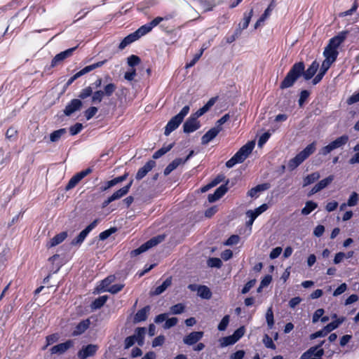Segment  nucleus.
<instances>
[{"label":"nucleus","instance_id":"obj_31","mask_svg":"<svg viewBox=\"0 0 359 359\" xmlns=\"http://www.w3.org/2000/svg\"><path fill=\"white\" fill-rule=\"evenodd\" d=\"M198 294L201 298L209 299L211 298L212 293L210 289L205 285H201L198 287Z\"/></svg>","mask_w":359,"mask_h":359},{"label":"nucleus","instance_id":"obj_27","mask_svg":"<svg viewBox=\"0 0 359 359\" xmlns=\"http://www.w3.org/2000/svg\"><path fill=\"white\" fill-rule=\"evenodd\" d=\"M171 283H172V278L169 277V278H166L161 285H159L157 287H156V289H155V290L154 292V294H155V295L161 294L169 286H170Z\"/></svg>","mask_w":359,"mask_h":359},{"label":"nucleus","instance_id":"obj_36","mask_svg":"<svg viewBox=\"0 0 359 359\" xmlns=\"http://www.w3.org/2000/svg\"><path fill=\"white\" fill-rule=\"evenodd\" d=\"M67 133V130L65 128H61L57 130L53 131L50 135V140L53 142H57L60 137Z\"/></svg>","mask_w":359,"mask_h":359},{"label":"nucleus","instance_id":"obj_29","mask_svg":"<svg viewBox=\"0 0 359 359\" xmlns=\"http://www.w3.org/2000/svg\"><path fill=\"white\" fill-rule=\"evenodd\" d=\"M345 320L344 317H341L340 318L337 319L336 320L327 324L324 327L325 332L327 334L330 333L331 331L337 328L340 324H341Z\"/></svg>","mask_w":359,"mask_h":359},{"label":"nucleus","instance_id":"obj_59","mask_svg":"<svg viewBox=\"0 0 359 359\" xmlns=\"http://www.w3.org/2000/svg\"><path fill=\"white\" fill-rule=\"evenodd\" d=\"M123 286L124 285L122 284L113 285L107 288L105 292H109L111 294H116L123 288Z\"/></svg>","mask_w":359,"mask_h":359},{"label":"nucleus","instance_id":"obj_33","mask_svg":"<svg viewBox=\"0 0 359 359\" xmlns=\"http://www.w3.org/2000/svg\"><path fill=\"white\" fill-rule=\"evenodd\" d=\"M334 175H331L327 177L326 178L320 180L319 182H318L316 185L319 189V191H321L322 189L326 188L334 180Z\"/></svg>","mask_w":359,"mask_h":359},{"label":"nucleus","instance_id":"obj_62","mask_svg":"<svg viewBox=\"0 0 359 359\" xmlns=\"http://www.w3.org/2000/svg\"><path fill=\"white\" fill-rule=\"evenodd\" d=\"M83 128L81 123H77L69 128V132L72 135H75L81 132Z\"/></svg>","mask_w":359,"mask_h":359},{"label":"nucleus","instance_id":"obj_55","mask_svg":"<svg viewBox=\"0 0 359 359\" xmlns=\"http://www.w3.org/2000/svg\"><path fill=\"white\" fill-rule=\"evenodd\" d=\"M93 94V89L91 87L88 86L86 88H83L79 93V97L80 99H86L90 96Z\"/></svg>","mask_w":359,"mask_h":359},{"label":"nucleus","instance_id":"obj_11","mask_svg":"<svg viewBox=\"0 0 359 359\" xmlns=\"http://www.w3.org/2000/svg\"><path fill=\"white\" fill-rule=\"evenodd\" d=\"M76 48H77V46H75L74 48H69L65 51H62V52L57 54L54 57V58L52 60L51 66L55 67V66L57 65L58 64H60V62H62L65 59L70 57L72 55L73 52L76 50Z\"/></svg>","mask_w":359,"mask_h":359},{"label":"nucleus","instance_id":"obj_26","mask_svg":"<svg viewBox=\"0 0 359 359\" xmlns=\"http://www.w3.org/2000/svg\"><path fill=\"white\" fill-rule=\"evenodd\" d=\"M348 141V136L346 135H341L339 137H337L334 141L331 142L330 143L334 147L335 149L341 148L344 147Z\"/></svg>","mask_w":359,"mask_h":359},{"label":"nucleus","instance_id":"obj_40","mask_svg":"<svg viewBox=\"0 0 359 359\" xmlns=\"http://www.w3.org/2000/svg\"><path fill=\"white\" fill-rule=\"evenodd\" d=\"M185 306L183 304L179 303L175 305L172 306L170 308V314L178 315L181 314L184 311Z\"/></svg>","mask_w":359,"mask_h":359},{"label":"nucleus","instance_id":"obj_47","mask_svg":"<svg viewBox=\"0 0 359 359\" xmlns=\"http://www.w3.org/2000/svg\"><path fill=\"white\" fill-rule=\"evenodd\" d=\"M262 341L266 348H271L273 350L276 349V345L274 344L272 339L268 334L264 335Z\"/></svg>","mask_w":359,"mask_h":359},{"label":"nucleus","instance_id":"obj_42","mask_svg":"<svg viewBox=\"0 0 359 359\" xmlns=\"http://www.w3.org/2000/svg\"><path fill=\"white\" fill-rule=\"evenodd\" d=\"M81 180L79 178V177L76 174L74 175L69 181L68 184L66 186L65 189L67 191L70 190L75 187L77 184L81 181Z\"/></svg>","mask_w":359,"mask_h":359},{"label":"nucleus","instance_id":"obj_16","mask_svg":"<svg viewBox=\"0 0 359 359\" xmlns=\"http://www.w3.org/2000/svg\"><path fill=\"white\" fill-rule=\"evenodd\" d=\"M219 132L220 129L218 127L212 128L201 137V144L203 145L208 144L219 134Z\"/></svg>","mask_w":359,"mask_h":359},{"label":"nucleus","instance_id":"obj_6","mask_svg":"<svg viewBox=\"0 0 359 359\" xmlns=\"http://www.w3.org/2000/svg\"><path fill=\"white\" fill-rule=\"evenodd\" d=\"M107 62V60L97 62L93 65H88L83 68L81 70L76 73L74 76H72L67 81V84L71 85L76 79L81 77V76L95 69L96 68L101 67Z\"/></svg>","mask_w":359,"mask_h":359},{"label":"nucleus","instance_id":"obj_20","mask_svg":"<svg viewBox=\"0 0 359 359\" xmlns=\"http://www.w3.org/2000/svg\"><path fill=\"white\" fill-rule=\"evenodd\" d=\"M67 237V233L66 231H62L57 235H55L46 245V246L50 248L54 246H56L61 243Z\"/></svg>","mask_w":359,"mask_h":359},{"label":"nucleus","instance_id":"obj_48","mask_svg":"<svg viewBox=\"0 0 359 359\" xmlns=\"http://www.w3.org/2000/svg\"><path fill=\"white\" fill-rule=\"evenodd\" d=\"M334 150H335V149L332 145V144L330 142L327 145L323 147L320 149L318 154L322 155V156H327V154H330Z\"/></svg>","mask_w":359,"mask_h":359},{"label":"nucleus","instance_id":"obj_60","mask_svg":"<svg viewBox=\"0 0 359 359\" xmlns=\"http://www.w3.org/2000/svg\"><path fill=\"white\" fill-rule=\"evenodd\" d=\"M241 25H238V28L235 30L233 34L226 38V42L231 43L233 42L241 34Z\"/></svg>","mask_w":359,"mask_h":359},{"label":"nucleus","instance_id":"obj_17","mask_svg":"<svg viewBox=\"0 0 359 359\" xmlns=\"http://www.w3.org/2000/svg\"><path fill=\"white\" fill-rule=\"evenodd\" d=\"M228 188L226 184H222L218 187L214 194L208 195V201L210 203L215 202L222 198L227 191Z\"/></svg>","mask_w":359,"mask_h":359},{"label":"nucleus","instance_id":"obj_19","mask_svg":"<svg viewBox=\"0 0 359 359\" xmlns=\"http://www.w3.org/2000/svg\"><path fill=\"white\" fill-rule=\"evenodd\" d=\"M338 54H339V53H338L337 50L330 48L328 46H327L325 48V50L323 52V55L325 57V60L330 61L332 63L336 60Z\"/></svg>","mask_w":359,"mask_h":359},{"label":"nucleus","instance_id":"obj_51","mask_svg":"<svg viewBox=\"0 0 359 359\" xmlns=\"http://www.w3.org/2000/svg\"><path fill=\"white\" fill-rule=\"evenodd\" d=\"M18 134V130L14 127H10L6 133V137L9 140H14Z\"/></svg>","mask_w":359,"mask_h":359},{"label":"nucleus","instance_id":"obj_45","mask_svg":"<svg viewBox=\"0 0 359 359\" xmlns=\"http://www.w3.org/2000/svg\"><path fill=\"white\" fill-rule=\"evenodd\" d=\"M237 341L233 337V334L231 336L223 337L221 339V346L222 347L227 346L229 345L234 344Z\"/></svg>","mask_w":359,"mask_h":359},{"label":"nucleus","instance_id":"obj_38","mask_svg":"<svg viewBox=\"0 0 359 359\" xmlns=\"http://www.w3.org/2000/svg\"><path fill=\"white\" fill-rule=\"evenodd\" d=\"M116 90V86L113 83H109L104 86L102 92L104 94L105 97H110L113 95Z\"/></svg>","mask_w":359,"mask_h":359},{"label":"nucleus","instance_id":"obj_37","mask_svg":"<svg viewBox=\"0 0 359 359\" xmlns=\"http://www.w3.org/2000/svg\"><path fill=\"white\" fill-rule=\"evenodd\" d=\"M173 145H174V144H170L167 145L166 147H163L162 148H161L160 149L156 151L153 154V158L157 159V158L161 157L165 154L168 152L173 147Z\"/></svg>","mask_w":359,"mask_h":359},{"label":"nucleus","instance_id":"obj_10","mask_svg":"<svg viewBox=\"0 0 359 359\" xmlns=\"http://www.w3.org/2000/svg\"><path fill=\"white\" fill-rule=\"evenodd\" d=\"M348 31H343L339 32L337 36L332 37L330 39L328 46L334 49L337 50L339 46L346 39Z\"/></svg>","mask_w":359,"mask_h":359},{"label":"nucleus","instance_id":"obj_2","mask_svg":"<svg viewBox=\"0 0 359 359\" xmlns=\"http://www.w3.org/2000/svg\"><path fill=\"white\" fill-rule=\"evenodd\" d=\"M316 142H313L307 145L302 151L298 153L294 158H291L287 164L290 170H293L301 165L316 151Z\"/></svg>","mask_w":359,"mask_h":359},{"label":"nucleus","instance_id":"obj_64","mask_svg":"<svg viewBox=\"0 0 359 359\" xmlns=\"http://www.w3.org/2000/svg\"><path fill=\"white\" fill-rule=\"evenodd\" d=\"M271 134L269 132L263 133L258 140V147H262L269 139Z\"/></svg>","mask_w":359,"mask_h":359},{"label":"nucleus","instance_id":"obj_4","mask_svg":"<svg viewBox=\"0 0 359 359\" xmlns=\"http://www.w3.org/2000/svg\"><path fill=\"white\" fill-rule=\"evenodd\" d=\"M164 239H165L164 235H158L156 237H154V238H151L150 240H149L148 241H147L146 243H144V244H142L140 248H138L134 250H132L130 252V255L132 257H135V256L147 251V250L150 249L151 248L156 246L158 243L163 241Z\"/></svg>","mask_w":359,"mask_h":359},{"label":"nucleus","instance_id":"obj_35","mask_svg":"<svg viewBox=\"0 0 359 359\" xmlns=\"http://www.w3.org/2000/svg\"><path fill=\"white\" fill-rule=\"evenodd\" d=\"M318 207V204L311 201H307L304 208L302 210V214L304 215H307L310 214L313 210H314Z\"/></svg>","mask_w":359,"mask_h":359},{"label":"nucleus","instance_id":"obj_54","mask_svg":"<svg viewBox=\"0 0 359 359\" xmlns=\"http://www.w3.org/2000/svg\"><path fill=\"white\" fill-rule=\"evenodd\" d=\"M98 109L95 107H90L84 112L85 116L87 120L92 118L97 112Z\"/></svg>","mask_w":359,"mask_h":359},{"label":"nucleus","instance_id":"obj_49","mask_svg":"<svg viewBox=\"0 0 359 359\" xmlns=\"http://www.w3.org/2000/svg\"><path fill=\"white\" fill-rule=\"evenodd\" d=\"M334 150H335V149L332 145V144L330 142L327 145L323 147L320 149L318 154L322 155V156H327V154H330Z\"/></svg>","mask_w":359,"mask_h":359},{"label":"nucleus","instance_id":"obj_9","mask_svg":"<svg viewBox=\"0 0 359 359\" xmlns=\"http://www.w3.org/2000/svg\"><path fill=\"white\" fill-rule=\"evenodd\" d=\"M200 127V122L196 118L190 116L183 125V131L185 133H191L198 130Z\"/></svg>","mask_w":359,"mask_h":359},{"label":"nucleus","instance_id":"obj_7","mask_svg":"<svg viewBox=\"0 0 359 359\" xmlns=\"http://www.w3.org/2000/svg\"><path fill=\"white\" fill-rule=\"evenodd\" d=\"M99 222L98 219H95L88 226L86 227L72 241L71 244L72 245H81L86 239L88 234L97 225Z\"/></svg>","mask_w":359,"mask_h":359},{"label":"nucleus","instance_id":"obj_50","mask_svg":"<svg viewBox=\"0 0 359 359\" xmlns=\"http://www.w3.org/2000/svg\"><path fill=\"white\" fill-rule=\"evenodd\" d=\"M116 228H110L107 230H105L102 232H101L100 234H99V238L100 240L101 241H104L105 239H107V238H109L112 233H114V232H116Z\"/></svg>","mask_w":359,"mask_h":359},{"label":"nucleus","instance_id":"obj_56","mask_svg":"<svg viewBox=\"0 0 359 359\" xmlns=\"http://www.w3.org/2000/svg\"><path fill=\"white\" fill-rule=\"evenodd\" d=\"M203 51H204V48H201L200 50L199 53L194 55V58L190 61V62H189L188 64L186 65V68L188 69V68L193 67L197 62V61L200 59V57L203 55Z\"/></svg>","mask_w":359,"mask_h":359},{"label":"nucleus","instance_id":"obj_24","mask_svg":"<svg viewBox=\"0 0 359 359\" xmlns=\"http://www.w3.org/2000/svg\"><path fill=\"white\" fill-rule=\"evenodd\" d=\"M138 39V37L137 36L135 32L128 35L126 37H125L122 41L120 43L118 46V48L120 50L124 49L127 46L130 44L131 43L135 41Z\"/></svg>","mask_w":359,"mask_h":359},{"label":"nucleus","instance_id":"obj_53","mask_svg":"<svg viewBox=\"0 0 359 359\" xmlns=\"http://www.w3.org/2000/svg\"><path fill=\"white\" fill-rule=\"evenodd\" d=\"M229 316L226 315L223 317V318L219 323L218 327H217L218 330L219 331L225 330L229 325Z\"/></svg>","mask_w":359,"mask_h":359},{"label":"nucleus","instance_id":"obj_39","mask_svg":"<svg viewBox=\"0 0 359 359\" xmlns=\"http://www.w3.org/2000/svg\"><path fill=\"white\" fill-rule=\"evenodd\" d=\"M151 29L152 27L149 25V23H147L141 26L137 31L135 32V33L136 34L137 36L139 39L141 36L149 33L150 31H151Z\"/></svg>","mask_w":359,"mask_h":359},{"label":"nucleus","instance_id":"obj_25","mask_svg":"<svg viewBox=\"0 0 359 359\" xmlns=\"http://www.w3.org/2000/svg\"><path fill=\"white\" fill-rule=\"evenodd\" d=\"M182 163V158H175L170 163H169L165 168L163 173L165 176L168 175L172 170L176 169L180 164Z\"/></svg>","mask_w":359,"mask_h":359},{"label":"nucleus","instance_id":"obj_18","mask_svg":"<svg viewBox=\"0 0 359 359\" xmlns=\"http://www.w3.org/2000/svg\"><path fill=\"white\" fill-rule=\"evenodd\" d=\"M318 68L319 64L315 60L306 71L304 69V73H302V75L304 76L305 80H309L316 74Z\"/></svg>","mask_w":359,"mask_h":359},{"label":"nucleus","instance_id":"obj_5","mask_svg":"<svg viewBox=\"0 0 359 359\" xmlns=\"http://www.w3.org/2000/svg\"><path fill=\"white\" fill-rule=\"evenodd\" d=\"M255 147L253 142H249L243 146L233 157L238 161L239 163H243Z\"/></svg>","mask_w":359,"mask_h":359},{"label":"nucleus","instance_id":"obj_61","mask_svg":"<svg viewBox=\"0 0 359 359\" xmlns=\"http://www.w3.org/2000/svg\"><path fill=\"white\" fill-rule=\"evenodd\" d=\"M140 62V58L135 55H132L128 57V64L130 67L137 65Z\"/></svg>","mask_w":359,"mask_h":359},{"label":"nucleus","instance_id":"obj_30","mask_svg":"<svg viewBox=\"0 0 359 359\" xmlns=\"http://www.w3.org/2000/svg\"><path fill=\"white\" fill-rule=\"evenodd\" d=\"M107 299H108L107 295H103V296L99 297L98 298H97L92 302V304L90 305L91 309L93 310H96V309H100L105 304V302H107Z\"/></svg>","mask_w":359,"mask_h":359},{"label":"nucleus","instance_id":"obj_52","mask_svg":"<svg viewBox=\"0 0 359 359\" xmlns=\"http://www.w3.org/2000/svg\"><path fill=\"white\" fill-rule=\"evenodd\" d=\"M178 319L175 317H172L165 320V323L163 325V328L167 330L170 329L177 325Z\"/></svg>","mask_w":359,"mask_h":359},{"label":"nucleus","instance_id":"obj_28","mask_svg":"<svg viewBox=\"0 0 359 359\" xmlns=\"http://www.w3.org/2000/svg\"><path fill=\"white\" fill-rule=\"evenodd\" d=\"M146 333V329L144 327H137L135 330V334L133 336H135V340L139 346H142L144 344V337Z\"/></svg>","mask_w":359,"mask_h":359},{"label":"nucleus","instance_id":"obj_21","mask_svg":"<svg viewBox=\"0 0 359 359\" xmlns=\"http://www.w3.org/2000/svg\"><path fill=\"white\" fill-rule=\"evenodd\" d=\"M149 311H150L149 306H146L143 309L139 310L136 313V314L134 317V322L135 323H140V322L146 320Z\"/></svg>","mask_w":359,"mask_h":359},{"label":"nucleus","instance_id":"obj_23","mask_svg":"<svg viewBox=\"0 0 359 359\" xmlns=\"http://www.w3.org/2000/svg\"><path fill=\"white\" fill-rule=\"evenodd\" d=\"M320 177V175L318 172H313L303 179L302 187H306L311 184H313Z\"/></svg>","mask_w":359,"mask_h":359},{"label":"nucleus","instance_id":"obj_1","mask_svg":"<svg viewBox=\"0 0 359 359\" xmlns=\"http://www.w3.org/2000/svg\"><path fill=\"white\" fill-rule=\"evenodd\" d=\"M305 65L303 62L294 63L280 85L281 89L292 87L304 73Z\"/></svg>","mask_w":359,"mask_h":359},{"label":"nucleus","instance_id":"obj_12","mask_svg":"<svg viewBox=\"0 0 359 359\" xmlns=\"http://www.w3.org/2000/svg\"><path fill=\"white\" fill-rule=\"evenodd\" d=\"M156 166V162L153 160L147 161L144 166L140 168L135 176L137 180H141L144 178L147 173L151 171Z\"/></svg>","mask_w":359,"mask_h":359},{"label":"nucleus","instance_id":"obj_3","mask_svg":"<svg viewBox=\"0 0 359 359\" xmlns=\"http://www.w3.org/2000/svg\"><path fill=\"white\" fill-rule=\"evenodd\" d=\"M189 106H184L179 114L173 116L167 123L165 127L164 134L166 136H168L172 131L176 130L179 126L183 121L184 117L189 112Z\"/></svg>","mask_w":359,"mask_h":359},{"label":"nucleus","instance_id":"obj_15","mask_svg":"<svg viewBox=\"0 0 359 359\" xmlns=\"http://www.w3.org/2000/svg\"><path fill=\"white\" fill-rule=\"evenodd\" d=\"M203 337V332H192L183 339V342L189 346L194 345L199 341Z\"/></svg>","mask_w":359,"mask_h":359},{"label":"nucleus","instance_id":"obj_34","mask_svg":"<svg viewBox=\"0 0 359 359\" xmlns=\"http://www.w3.org/2000/svg\"><path fill=\"white\" fill-rule=\"evenodd\" d=\"M204 11H209L215 6V0H197Z\"/></svg>","mask_w":359,"mask_h":359},{"label":"nucleus","instance_id":"obj_13","mask_svg":"<svg viewBox=\"0 0 359 359\" xmlns=\"http://www.w3.org/2000/svg\"><path fill=\"white\" fill-rule=\"evenodd\" d=\"M82 102L79 99L72 100L65 107L64 114L66 116H70L75 111L80 110L82 107Z\"/></svg>","mask_w":359,"mask_h":359},{"label":"nucleus","instance_id":"obj_43","mask_svg":"<svg viewBox=\"0 0 359 359\" xmlns=\"http://www.w3.org/2000/svg\"><path fill=\"white\" fill-rule=\"evenodd\" d=\"M104 94L103 93L102 90H96L92 94V102L93 103H100L102 102L103 97H104Z\"/></svg>","mask_w":359,"mask_h":359},{"label":"nucleus","instance_id":"obj_41","mask_svg":"<svg viewBox=\"0 0 359 359\" xmlns=\"http://www.w3.org/2000/svg\"><path fill=\"white\" fill-rule=\"evenodd\" d=\"M266 320L268 327L270 329H271L274 325L273 313L271 306L269 307L266 311Z\"/></svg>","mask_w":359,"mask_h":359},{"label":"nucleus","instance_id":"obj_32","mask_svg":"<svg viewBox=\"0 0 359 359\" xmlns=\"http://www.w3.org/2000/svg\"><path fill=\"white\" fill-rule=\"evenodd\" d=\"M252 15H253V9L252 8L250 11L249 13H244L243 19L242 22L238 24V25H241V32H242L243 29H245L248 27Z\"/></svg>","mask_w":359,"mask_h":359},{"label":"nucleus","instance_id":"obj_57","mask_svg":"<svg viewBox=\"0 0 359 359\" xmlns=\"http://www.w3.org/2000/svg\"><path fill=\"white\" fill-rule=\"evenodd\" d=\"M127 194H128L127 187H122L121 189L115 191L112 194V196L116 201V200H118V199L122 198L123 196H126Z\"/></svg>","mask_w":359,"mask_h":359},{"label":"nucleus","instance_id":"obj_46","mask_svg":"<svg viewBox=\"0 0 359 359\" xmlns=\"http://www.w3.org/2000/svg\"><path fill=\"white\" fill-rule=\"evenodd\" d=\"M208 265L210 267L220 268L222 265V262L219 258L212 257L208 260Z\"/></svg>","mask_w":359,"mask_h":359},{"label":"nucleus","instance_id":"obj_14","mask_svg":"<svg viewBox=\"0 0 359 359\" xmlns=\"http://www.w3.org/2000/svg\"><path fill=\"white\" fill-rule=\"evenodd\" d=\"M73 341L72 340H68L64 343H61L53 346L50 351L51 354L61 355L66 352L72 346H73Z\"/></svg>","mask_w":359,"mask_h":359},{"label":"nucleus","instance_id":"obj_8","mask_svg":"<svg viewBox=\"0 0 359 359\" xmlns=\"http://www.w3.org/2000/svg\"><path fill=\"white\" fill-rule=\"evenodd\" d=\"M98 346L95 344H88L83 346L78 352L77 356L79 359H86L95 355L98 350Z\"/></svg>","mask_w":359,"mask_h":359},{"label":"nucleus","instance_id":"obj_63","mask_svg":"<svg viewBox=\"0 0 359 359\" xmlns=\"http://www.w3.org/2000/svg\"><path fill=\"white\" fill-rule=\"evenodd\" d=\"M324 313H325L324 309H317V310L314 312V313H313V317H312V322H313V323H317V322L319 320V319H320V318H322V316H323Z\"/></svg>","mask_w":359,"mask_h":359},{"label":"nucleus","instance_id":"obj_44","mask_svg":"<svg viewBox=\"0 0 359 359\" xmlns=\"http://www.w3.org/2000/svg\"><path fill=\"white\" fill-rule=\"evenodd\" d=\"M114 280V277L112 276H108L107 278H106L105 279H104L100 287V290H102V291H106V290L107 288H109V285Z\"/></svg>","mask_w":359,"mask_h":359},{"label":"nucleus","instance_id":"obj_22","mask_svg":"<svg viewBox=\"0 0 359 359\" xmlns=\"http://www.w3.org/2000/svg\"><path fill=\"white\" fill-rule=\"evenodd\" d=\"M90 320L88 319L81 321L75 327L72 332L73 336H78L83 334L89 327Z\"/></svg>","mask_w":359,"mask_h":359},{"label":"nucleus","instance_id":"obj_58","mask_svg":"<svg viewBox=\"0 0 359 359\" xmlns=\"http://www.w3.org/2000/svg\"><path fill=\"white\" fill-rule=\"evenodd\" d=\"M358 201V195L356 192H353L351 195L350 196L348 201L347 205L348 206H355Z\"/></svg>","mask_w":359,"mask_h":359}]
</instances>
